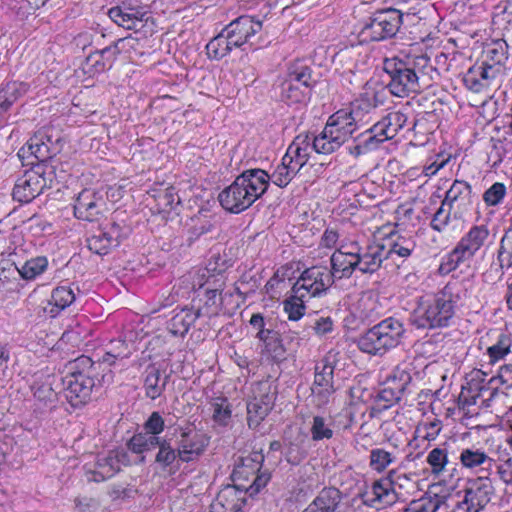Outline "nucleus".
<instances>
[{
	"instance_id": "50",
	"label": "nucleus",
	"mask_w": 512,
	"mask_h": 512,
	"mask_svg": "<svg viewBox=\"0 0 512 512\" xmlns=\"http://www.w3.org/2000/svg\"><path fill=\"white\" fill-rule=\"evenodd\" d=\"M497 262L501 270L512 268V228L501 239Z\"/></svg>"
},
{
	"instance_id": "4",
	"label": "nucleus",
	"mask_w": 512,
	"mask_h": 512,
	"mask_svg": "<svg viewBox=\"0 0 512 512\" xmlns=\"http://www.w3.org/2000/svg\"><path fill=\"white\" fill-rule=\"evenodd\" d=\"M175 443L177 445L178 454L172 449L169 442L162 441V476L166 469L168 474H175L181 462H190L197 459L208 445L209 439L195 428L188 426L176 430Z\"/></svg>"
},
{
	"instance_id": "14",
	"label": "nucleus",
	"mask_w": 512,
	"mask_h": 512,
	"mask_svg": "<svg viewBox=\"0 0 512 512\" xmlns=\"http://www.w3.org/2000/svg\"><path fill=\"white\" fill-rule=\"evenodd\" d=\"M492 492V483L488 477L469 480L464 499L456 506V512H480L489 503Z\"/></svg>"
},
{
	"instance_id": "23",
	"label": "nucleus",
	"mask_w": 512,
	"mask_h": 512,
	"mask_svg": "<svg viewBox=\"0 0 512 512\" xmlns=\"http://www.w3.org/2000/svg\"><path fill=\"white\" fill-rule=\"evenodd\" d=\"M262 29V22L250 16H241L231 22L225 31L229 34L235 48L241 47Z\"/></svg>"
},
{
	"instance_id": "12",
	"label": "nucleus",
	"mask_w": 512,
	"mask_h": 512,
	"mask_svg": "<svg viewBox=\"0 0 512 512\" xmlns=\"http://www.w3.org/2000/svg\"><path fill=\"white\" fill-rule=\"evenodd\" d=\"M336 278L334 269L323 266H313L304 270L294 283L291 292L299 293L300 297L311 299L323 295Z\"/></svg>"
},
{
	"instance_id": "59",
	"label": "nucleus",
	"mask_w": 512,
	"mask_h": 512,
	"mask_svg": "<svg viewBox=\"0 0 512 512\" xmlns=\"http://www.w3.org/2000/svg\"><path fill=\"white\" fill-rule=\"evenodd\" d=\"M417 431L422 433V437L425 440L432 441L437 438L441 431V423L438 420L431 421L428 423H423Z\"/></svg>"
},
{
	"instance_id": "31",
	"label": "nucleus",
	"mask_w": 512,
	"mask_h": 512,
	"mask_svg": "<svg viewBox=\"0 0 512 512\" xmlns=\"http://www.w3.org/2000/svg\"><path fill=\"white\" fill-rule=\"evenodd\" d=\"M26 146L28 152L40 162L39 164H44L55 155L51 139L42 132L35 133Z\"/></svg>"
},
{
	"instance_id": "9",
	"label": "nucleus",
	"mask_w": 512,
	"mask_h": 512,
	"mask_svg": "<svg viewBox=\"0 0 512 512\" xmlns=\"http://www.w3.org/2000/svg\"><path fill=\"white\" fill-rule=\"evenodd\" d=\"M263 461V454L257 451L242 457L240 462L236 464L232 473L235 485L245 492H248L250 495L257 494L270 480L268 473H259Z\"/></svg>"
},
{
	"instance_id": "27",
	"label": "nucleus",
	"mask_w": 512,
	"mask_h": 512,
	"mask_svg": "<svg viewBox=\"0 0 512 512\" xmlns=\"http://www.w3.org/2000/svg\"><path fill=\"white\" fill-rule=\"evenodd\" d=\"M108 15L112 21L125 29L139 32L148 26L149 16L147 13H140L133 8L123 9L122 7H112Z\"/></svg>"
},
{
	"instance_id": "41",
	"label": "nucleus",
	"mask_w": 512,
	"mask_h": 512,
	"mask_svg": "<svg viewBox=\"0 0 512 512\" xmlns=\"http://www.w3.org/2000/svg\"><path fill=\"white\" fill-rule=\"evenodd\" d=\"M199 311L183 309L176 313L170 321V331L174 335H184L199 317Z\"/></svg>"
},
{
	"instance_id": "32",
	"label": "nucleus",
	"mask_w": 512,
	"mask_h": 512,
	"mask_svg": "<svg viewBox=\"0 0 512 512\" xmlns=\"http://www.w3.org/2000/svg\"><path fill=\"white\" fill-rule=\"evenodd\" d=\"M29 89L28 83L20 81L8 82L0 90V112H7L16 101L28 93Z\"/></svg>"
},
{
	"instance_id": "16",
	"label": "nucleus",
	"mask_w": 512,
	"mask_h": 512,
	"mask_svg": "<svg viewBox=\"0 0 512 512\" xmlns=\"http://www.w3.org/2000/svg\"><path fill=\"white\" fill-rule=\"evenodd\" d=\"M376 105L368 97H361L352 102L348 109H341L334 114L351 135L372 119Z\"/></svg>"
},
{
	"instance_id": "61",
	"label": "nucleus",
	"mask_w": 512,
	"mask_h": 512,
	"mask_svg": "<svg viewBox=\"0 0 512 512\" xmlns=\"http://www.w3.org/2000/svg\"><path fill=\"white\" fill-rule=\"evenodd\" d=\"M250 324L258 330L257 332V338L259 340H266L269 336V334L272 332V330L265 329L264 328V319L262 315L260 314H253L250 319Z\"/></svg>"
},
{
	"instance_id": "45",
	"label": "nucleus",
	"mask_w": 512,
	"mask_h": 512,
	"mask_svg": "<svg viewBox=\"0 0 512 512\" xmlns=\"http://www.w3.org/2000/svg\"><path fill=\"white\" fill-rule=\"evenodd\" d=\"M298 172L299 170L294 168L292 163L285 161V157L283 156L281 163L275 168L272 175H269V181L271 180L272 183L279 187H285Z\"/></svg>"
},
{
	"instance_id": "51",
	"label": "nucleus",
	"mask_w": 512,
	"mask_h": 512,
	"mask_svg": "<svg viewBox=\"0 0 512 512\" xmlns=\"http://www.w3.org/2000/svg\"><path fill=\"white\" fill-rule=\"evenodd\" d=\"M307 97V91L293 82L284 80L281 84V98L288 103H301Z\"/></svg>"
},
{
	"instance_id": "3",
	"label": "nucleus",
	"mask_w": 512,
	"mask_h": 512,
	"mask_svg": "<svg viewBox=\"0 0 512 512\" xmlns=\"http://www.w3.org/2000/svg\"><path fill=\"white\" fill-rule=\"evenodd\" d=\"M269 179L268 173L262 169L244 171L219 194L221 206L231 213L246 210L265 193Z\"/></svg>"
},
{
	"instance_id": "10",
	"label": "nucleus",
	"mask_w": 512,
	"mask_h": 512,
	"mask_svg": "<svg viewBox=\"0 0 512 512\" xmlns=\"http://www.w3.org/2000/svg\"><path fill=\"white\" fill-rule=\"evenodd\" d=\"M52 168L46 164H37L19 177L13 188L15 201L29 203L39 196L44 189L52 187Z\"/></svg>"
},
{
	"instance_id": "60",
	"label": "nucleus",
	"mask_w": 512,
	"mask_h": 512,
	"mask_svg": "<svg viewBox=\"0 0 512 512\" xmlns=\"http://www.w3.org/2000/svg\"><path fill=\"white\" fill-rule=\"evenodd\" d=\"M33 390L34 396L40 401H51L55 396L52 385L48 382L35 385Z\"/></svg>"
},
{
	"instance_id": "15",
	"label": "nucleus",
	"mask_w": 512,
	"mask_h": 512,
	"mask_svg": "<svg viewBox=\"0 0 512 512\" xmlns=\"http://www.w3.org/2000/svg\"><path fill=\"white\" fill-rule=\"evenodd\" d=\"M386 70L390 74L391 79L388 86L393 95L406 97L420 91L421 87L416 72L402 62H387Z\"/></svg>"
},
{
	"instance_id": "40",
	"label": "nucleus",
	"mask_w": 512,
	"mask_h": 512,
	"mask_svg": "<svg viewBox=\"0 0 512 512\" xmlns=\"http://www.w3.org/2000/svg\"><path fill=\"white\" fill-rule=\"evenodd\" d=\"M234 48L235 46L233 45L231 39L229 38V34H227L225 29L212 40H210L206 45L208 56L215 60L222 59Z\"/></svg>"
},
{
	"instance_id": "37",
	"label": "nucleus",
	"mask_w": 512,
	"mask_h": 512,
	"mask_svg": "<svg viewBox=\"0 0 512 512\" xmlns=\"http://www.w3.org/2000/svg\"><path fill=\"white\" fill-rule=\"evenodd\" d=\"M116 57H123L128 61H133L137 55L141 52L139 49L142 47L141 42L138 38L133 36H127L117 39L111 43Z\"/></svg>"
},
{
	"instance_id": "29",
	"label": "nucleus",
	"mask_w": 512,
	"mask_h": 512,
	"mask_svg": "<svg viewBox=\"0 0 512 512\" xmlns=\"http://www.w3.org/2000/svg\"><path fill=\"white\" fill-rule=\"evenodd\" d=\"M314 151L312 136L298 135L287 149L284 155L285 161L292 163L294 168L300 169L308 162L310 155Z\"/></svg>"
},
{
	"instance_id": "57",
	"label": "nucleus",
	"mask_w": 512,
	"mask_h": 512,
	"mask_svg": "<svg viewBox=\"0 0 512 512\" xmlns=\"http://www.w3.org/2000/svg\"><path fill=\"white\" fill-rule=\"evenodd\" d=\"M446 206L452 212L454 218L462 219L464 216L470 211L472 206V197H460V199L454 200L450 203H447Z\"/></svg>"
},
{
	"instance_id": "52",
	"label": "nucleus",
	"mask_w": 512,
	"mask_h": 512,
	"mask_svg": "<svg viewBox=\"0 0 512 512\" xmlns=\"http://www.w3.org/2000/svg\"><path fill=\"white\" fill-rule=\"evenodd\" d=\"M506 195V185L502 182H495L483 193V201L486 206L495 207L503 202Z\"/></svg>"
},
{
	"instance_id": "22",
	"label": "nucleus",
	"mask_w": 512,
	"mask_h": 512,
	"mask_svg": "<svg viewBox=\"0 0 512 512\" xmlns=\"http://www.w3.org/2000/svg\"><path fill=\"white\" fill-rule=\"evenodd\" d=\"M334 367L327 360L321 361L315 369V379L312 392L318 405H325L334 393L333 385Z\"/></svg>"
},
{
	"instance_id": "47",
	"label": "nucleus",
	"mask_w": 512,
	"mask_h": 512,
	"mask_svg": "<svg viewBox=\"0 0 512 512\" xmlns=\"http://www.w3.org/2000/svg\"><path fill=\"white\" fill-rule=\"evenodd\" d=\"M266 340H261L264 344L265 351L275 361H282L286 359L289 353L282 339L279 338L276 332H271Z\"/></svg>"
},
{
	"instance_id": "1",
	"label": "nucleus",
	"mask_w": 512,
	"mask_h": 512,
	"mask_svg": "<svg viewBox=\"0 0 512 512\" xmlns=\"http://www.w3.org/2000/svg\"><path fill=\"white\" fill-rule=\"evenodd\" d=\"M386 259V246L380 242L365 246L355 240L342 241L330 261L336 278H348L354 271L374 273Z\"/></svg>"
},
{
	"instance_id": "38",
	"label": "nucleus",
	"mask_w": 512,
	"mask_h": 512,
	"mask_svg": "<svg viewBox=\"0 0 512 512\" xmlns=\"http://www.w3.org/2000/svg\"><path fill=\"white\" fill-rule=\"evenodd\" d=\"M160 364L151 362L147 365L143 373V388L145 395L155 400L160 397Z\"/></svg>"
},
{
	"instance_id": "56",
	"label": "nucleus",
	"mask_w": 512,
	"mask_h": 512,
	"mask_svg": "<svg viewBox=\"0 0 512 512\" xmlns=\"http://www.w3.org/2000/svg\"><path fill=\"white\" fill-rule=\"evenodd\" d=\"M286 80L293 82L294 85H297L307 91L312 77L309 68L301 67L290 71Z\"/></svg>"
},
{
	"instance_id": "44",
	"label": "nucleus",
	"mask_w": 512,
	"mask_h": 512,
	"mask_svg": "<svg viewBox=\"0 0 512 512\" xmlns=\"http://www.w3.org/2000/svg\"><path fill=\"white\" fill-rule=\"evenodd\" d=\"M411 376L403 368L396 367L392 374L387 378V384L389 389L392 391V397L398 400L410 383Z\"/></svg>"
},
{
	"instance_id": "62",
	"label": "nucleus",
	"mask_w": 512,
	"mask_h": 512,
	"mask_svg": "<svg viewBox=\"0 0 512 512\" xmlns=\"http://www.w3.org/2000/svg\"><path fill=\"white\" fill-rule=\"evenodd\" d=\"M282 341L288 349L289 353L296 352L301 344V338L299 337V333L296 331L286 332Z\"/></svg>"
},
{
	"instance_id": "11",
	"label": "nucleus",
	"mask_w": 512,
	"mask_h": 512,
	"mask_svg": "<svg viewBox=\"0 0 512 512\" xmlns=\"http://www.w3.org/2000/svg\"><path fill=\"white\" fill-rule=\"evenodd\" d=\"M402 14L396 9L375 13L359 32L361 43L382 41L394 36L400 28Z\"/></svg>"
},
{
	"instance_id": "46",
	"label": "nucleus",
	"mask_w": 512,
	"mask_h": 512,
	"mask_svg": "<svg viewBox=\"0 0 512 512\" xmlns=\"http://www.w3.org/2000/svg\"><path fill=\"white\" fill-rule=\"evenodd\" d=\"M337 505V492L323 491L306 512H335Z\"/></svg>"
},
{
	"instance_id": "6",
	"label": "nucleus",
	"mask_w": 512,
	"mask_h": 512,
	"mask_svg": "<svg viewBox=\"0 0 512 512\" xmlns=\"http://www.w3.org/2000/svg\"><path fill=\"white\" fill-rule=\"evenodd\" d=\"M408 116L402 111H391L380 121L357 137V144L350 147V153L359 156L380 143L394 138L407 123Z\"/></svg>"
},
{
	"instance_id": "49",
	"label": "nucleus",
	"mask_w": 512,
	"mask_h": 512,
	"mask_svg": "<svg viewBox=\"0 0 512 512\" xmlns=\"http://www.w3.org/2000/svg\"><path fill=\"white\" fill-rule=\"evenodd\" d=\"M212 419L220 426H227L231 420V407L227 399L217 398L211 403Z\"/></svg>"
},
{
	"instance_id": "8",
	"label": "nucleus",
	"mask_w": 512,
	"mask_h": 512,
	"mask_svg": "<svg viewBox=\"0 0 512 512\" xmlns=\"http://www.w3.org/2000/svg\"><path fill=\"white\" fill-rule=\"evenodd\" d=\"M405 332L403 324L395 318H387L369 329L358 340L361 351L377 355L396 347Z\"/></svg>"
},
{
	"instance_id": "43",
	"label": "nucleus",
	"mask_w": 512,
	"mask_h": 512,
	"mask_svg": "<svg viewBox=\"0 0 512 512\" xmlns=\"http://www.w3.org/2000/svg\"><path fill=\"white\" fill-rule=\"evenodd\" d=\"M306 297H300L299 293H293L283 301V310L291 321H298L306 311Z\"/></svg>"
},
{
	"instance_id": "30",
	"label": "nucleus",
	"mask_w": 512,
	"mask_h": 512,
	"mask_svg": "<svg viewBox=\"0 0 512 512\" xmlns=\"http://www.w3.org/2000/svg\"><path fill=\"white\" fill-rule=\"evenodd\" d=\"M458 459L462 468L469 471H488L494 463V460L485 451L476 447L461 449Z\"/></svg>"
},
{
	"instance_id": "36",
	"label": "nucleus",
	"mask_w": 512,
	"mask_h": 512,
	"mask_svg": "<svg viewBox=\"0 0 512 512\" xmlns=\"http://www.w3.org/2000/svg\"><path fill=\"white\" fill-rule=\"evenodd\" d=\"M334 421L330 416H313L310 423V434L313 441L329 440L334 435Z\"/></svg>"
},
{
	"instance_id": "58",
	"label": "nucleus",
	"mask_w": 512,
	"mask_h": 512,
	"mask_svg": "<svg viewBox=\"0 0 512 512\" xmlns=\"http://www.w3.org/2000/svg\"><path fill=\"white\" fill-rule=\"evenodd\" d=\"M451 214L450 209L446 210L442 203L431 221V227L438 232L443 231L449 223Z\"/></svg>"
},
{
	"instance_id": "26",
	"label": "nucleus",
	"mask_w": 512,
	"mask_h": 512,
	"mask_svg": "<svg viewBox=\"0 0 512 512\" xmlns=\"http://www.w3.org/2000/svg\"><path fill=\"white\" fill-rule=\"evenodd\" d=\"M15 253H10L7 260L0 261L1 270L9 269L13 266L14 269L19 273L20 277L24 280H34L41 274H43L48 268V259L46 256H36L28 259L25 263L18 267L13 257Z\"/></svg>"
},
{
	"instance_id": "2",
	"label": "nucleus",
	"mask_w": 512,
	"mask_h": 512,
	"mask_svg": "<svg viewBox=\"0 0 512 512\" xmlns=\"http://www.w3.org/2000/svg\"><path fill=\"white\" fill-rule=\"evenodd\" d=\"M457 301L455 286L450 284L437 293L421 296L411 315V322L420 329L448 327L455 315Z\"/></svg>"
},
{
	"instance_id": "7",
	"label": "nucleus",
	"mask_w": 512,
	"mask_h": 512,
	"mask_svg": "<svg viewBox=\"0 0 512 512\" xmlns=\"http://www.w3.org/2000/svg\"><path fill=\"white\" fill-rule=\"evenodd\" d=\"M489 236L490 231L487 225H473L461 237L453 250L443 257L440 271L449 273L461 265L469 263L488 241Z\"/></svg>"
},
{
	"instance_id": "53",
	"label": "nucleus",
	"mask_w": 512,
	"mask_h": 512,
	"mask_svg": "<svg viewBox=\"0 0 512 512\" xmlns=\"http://www.w3.org/2000/svg\"><path fill=\"white\" fill-rule=\"evenodd\" d=\"M439 507V499L428 496L411 501L402 512H436Z\"/></svg>"
},
{
	"instance_id": "42",
	"label": "nucleus",
	"mask_w": 512,
	"mask_h": 512,
	"mask_svg": "<svg viewBox=\"0 0 512 512\" xmlns=\"http://www.w3.org/2000/svg\"><path fill=\"white\" fill-rule=\"evenodd\" d=\"M426 463L434 477L442 476L449 464L448 450L445 447L433 448L426 456Z\"/></svg>"
},
{
	"instance_id": "18",
	"label": "nucleus",
	"mask_w": 512,
	"mask_h": 512,
	"mask_svg": "<svg viewBox=\"0 0 512 512\" xmlns=\"http://www.w3.org/2000/svg\"><path fill=\"white\" fill-rule=\"evenodd\" d=\"M130 464L127 451L124 449H114L107 455L98 456L94 470L90 471L89 481L102 482L115 476L121 469V466Z\"/></svg>"
},
{
	"instance_id": "5",
	"label": "nucleus",
	"mask_w": 512,
	"mask_h": 512,
	"mask_svg": "<svg viewBox=\"0 0 512 512\" xmlns=\"http://www.w3.org/2000/svg\"><path fill=\"white\" fill-rule=\"evenodd\" d=\"M95 376L94 361L89 356L81 355L71 363L63 384L65 398L72 407H81L90 401Z\"/></svg>"
},
{
	"instance_id": "63",
	"label": "nucleus",
	"mask_w": 512,
	"mask_h": 512,
	"mask_svg": "<svg viewBox=\"0 0 512 512\" xmlns=\"http://www.w3.org/2000/svg\"><path fill=\"white\" fill-rule=\"evenodd\" d=\"M338 240L339 235L337 231L333 229H326L321 237L320 246L331 249L338 245Z\"/></svg>"
},
{
	"instance_id": "64",
	"label": "nucleus",
	"mask_w": 512,
	"mask_h": 512,
	"mask_svg": "<svg viewBox=\"0 0 512 512\" xmlns=\"http://www.w3.org/2000/svg\"><path fill=\"white\" fill-rule=\"evenodd\" d=\"M333 329V321L330 317H321L316 320L314 325V331L317 335H325L331 332Z\"/></svg>"
},
{
	"instance_id": "33",
	"label": "nucleus",
	"mask_w": 512,
	"mask_h": 512,
	"mask_svg": "<svg viewBox=\"0 0 512 512\" xmlns=\"http://www.w3.org/2000/svg\"><path fill=\"white\" fill-rule=\"evenodd\" d=\"M386 246V259L407 258L411 255L416 247V243L412 237L401 235H392L383 243Z\"/></svg>"
},
{
	"instance_id": "24",
	"label": "nucleus",
	"mask_w": 512,
	"mask_h": 512,
	"mask_svg": "<svg viewBox=\"0 0 512 512\" xmlns=\"http://www.w3.org/2000/svg\"><path fill=\"white\" fill-rule=\"evenodd\" d=\"M496 72L493 65L487 63L475 64L468 69L463 81L469 90L480 93L491 85L497 76Z\"/></svg>"
},
{
	"instance_id": "13",
	"label": "nucleus",
	"mask_w": 512,
	"mask_h": 512,
	"mask_svg": "<svg viewBox=\"0 0 512 512\" xmlns=\"http://www.w3.org/2000/svg\"><path fill=\"white\" fill-rule=\"evenodd\" d=\"M341 122L336 118L335 114L328 118L321 133L317 136H312L314 152L325 155L331 154L352 137Z\"/></svg>"
},
{
	"instance_id": "39",
	"label": "nucleus",
	"mask_w": 512,
	"mask_h": 512,
	"mask_svg": "<svg viewBox=\"0 0 512 512\" xmlns=\"http://www.w3.org/2000/svg\"><path fill=\"white\" fill-rule=\"evenodd\" d=\"M117 245V239L110 232L98 230L87 239V247L98 255H106L112 247Z\"/></svg>"
},
{
	"instance_id": "17",
	"label": "nucleus",
	"mask_w": 512,
	"mask_h": 512,
	"mask_svg": "<svg viewBox=\"0 0 512 512\" xmlns=\"http://www.w3.org/2000/svg\"><path fill=\"white\" fill-rule=\"evenodd\" d=\"M104 207L105 201L101 192L85 188L74 200L73 213L79 220L93 222L100 217Z\"/></svg>"
},
{
	"instance_id": "54",
	"label": "nucleus",
	"mask_w": 512,
	"mask_h": 512,
	"mask_svg": "<svg viewBox=\"0 0 512 512\" xmlns=\"http://www.w3.org/2000/svg\"><path fill=\"white\" fill-rule=\"evenodd\" d=\"M468 196H471V186L465 181L455 180L446 192L443 200V206H446L447 203L454 200L460 199V197L465 198Z\"/></svg>"
},
{
	"instance_id": "20",
	"label": "nucleus",
	"mask_w": 512,
	"mask_h": 512,
	"mask_svg": "<svg viewBox=\"0 0 512 512\" xmlns=\"http://www.w3.org/2000/svg\"><path fill=\"white\" fill-rule=\"evenodd\" d=\"M255 395L247 403V421L249 427L256 428L268 415L274 405L275 395L267 385H257Z\"/></svg>"
},
{
	"instance_id": "28",
	"label": "nucleus",
	"mask_w": 512,
	"mask_h": 512,
	"mask_svg": "<svg viewBox=\"0 0 512 512\" xmlns=\"http://www.w3.org/2000/svg\"><path fill=\"white\" fill-rule=\"evenodd\" d=\"M395 501L396 492L392 481L388 478L375 481L371 490L363 495V502L376 508L392 505Z\"/></svg>"
},
{
	"instance_id": "55",
	"label": "nucleus",
	"mask_w": 512,
	"mask_h": 512,
	"mask_svg": "<svg viewBox=\"0 0 512 512\" xmlns=\"http://www.w3.org/2000/svg\"><path fill=\"white\" fill-rule=\"evenodd\" d=\"M511 348V340L506 336H501L498 342L487 349L490 363H496L503 359Z\"/></svg>"
},
{
	"instance_id": "35",
	"label": "nucleus",
	"mask_w": 512,
	"mask_h": 512,
	"mask_svg": "<svg viewBox=\"0 0 512 512\" xmlns=\"http://www.w3.org/2000/svg\"><path fill=\"white\" fill-rule=\"evenodd\" d=\"M130 355L131 349L128 343L122 339H115L110 341L103 356L98 358V362L112 366L118 360L128 358Z\"/></svg>"
},
{
	"instance_id": "34",
	"label": "nucleus",
	"mask_w": 512,
	"mask_h": 512,
	"mask_svg": "<svg viewBox=\"0 0 512 512\" xmlns=\"http://www.w3.org/2000/svg\"><path fill=\"white\" fill-rule=\"evenodd\" d=\"M75 301V293L70 286H58L53 289L49 306V313L52 317L59 314L62 310L69 307Z\"/></svg>"
},
{
	"instance_id": "19",
	"label": "nucleus",
	"mask_w": 512,
	"mask_h": 512,
	"mask_svg": "<svg viewBox=\"0 0 512 512\" xmlns=\"http://www.w3.org/2000/svg\"><path fill=\"white\" fill-rule=\"evenodd\" d=\"M143 432L135 434L127 443L129 451L137 455L160 445V412L154 411L144 424Z\"/></svg>"
},
{
	"instance_id": "21",
	"label": "nucleus",
	"mask_w": 512,
	"mask_h": 512,
	"mask_svg": "<svg viewBox=\"0 0 512 512\" xmlns=\"http://www.w3.org/2000/svg\"><path fill=\"white\" fill-rule=\"evenodd\" d=\"M116 60L117 57L110 44L89 53L81 65V71L87 78H94L111 69Z\"/></svg>"
},
{
	"instance_id": "25",
	"label": "nucleus",
	"mask_w": 512,
	"mask_h": 512,
	"mask_svg": "<svg viewBox=\"0 0 512 512\" xmlns=\"http://www.w3.org/2000/svg\"><path fill=\"white\" fill-rule=\"evenodd\" d=\"M245 493L235 484L224 487L211 504V512H239L245 505Z\"/></svg>"
},
{
	"instance_id": "48",
	"label": "nucleus",
	"mask_w": 512,
	"mask_h": 512,
	"mask_svg": "<svg viewBox=\"0 0 512 512\" xmlns=\"http://www.w3.org/2000/svg\"><path fill=\"white\" fill-rule=\"evenodd\" d=\"M369 459L372 470L381 473L385 471L389 465L395 462L396 455L383 448H375L371 450Z\"/></svg>"
}]
</instances>
